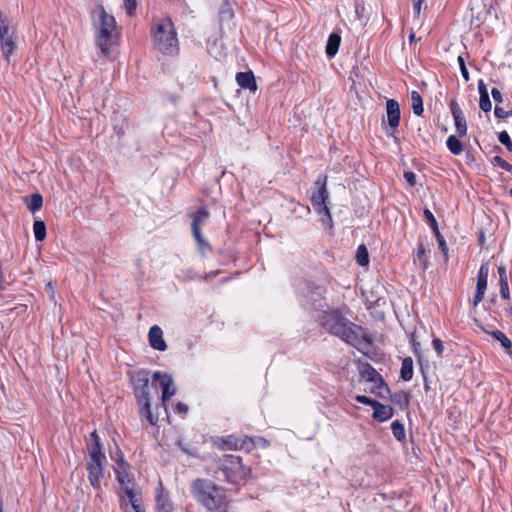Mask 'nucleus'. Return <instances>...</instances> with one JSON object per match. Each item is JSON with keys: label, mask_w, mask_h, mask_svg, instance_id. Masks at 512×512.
Returning <instances> with one entry per match:
<instances>
[{"label": "nucleus", "mask_w": 512, "mask_h": 512, "mask_svg": "<svg viewBox=\"0 0 512 512\" xmlns=\"http://www.w3.org/2000/svg\"><path fill=\"white\" fill-rule=\"evenodd\" d=\"M321 325L331 334L340 337L347 343L359 347L367 339L359 326L351 323L337 311L325 312Z\"/></svg>", "instance_id": "f257e3e1"}, {"label": "nucleus", "mask_w": 512, "mask_h": 512, "mask_svg": "<svg viewBox=\"0 0 512 512\" xmlns=\"http://www.w3.org/2000/svg\"><path fill=\"white\" fill-rule=\"evenodd\" d=\"M193 497L209 511H217L225 504L224 489L208 479L197 478L191 484Z\"/></svg>", "instance_id": "f03ea898"}, {"label": "nucleus", "mask_w": 512, "mask_h": 512, "mask_svg": "<svg viewBox=\"0 0 512 512\" xmlns=\"http://www.w3.org/2000/svg\"><path fill=\"white\" fill-rule=\"evenodd\" d=\"M155 48L165 55H174L179 51V41L174 24L170 18L160 19L152 30Z\"/></svg>", "instance_id": "7ed1b4c3"}, {"label": "nucleus", "mask_w": 512, "mask_h": 512, "mask_svg": "<svg viewBox=\"0 0 512 512\" xmlns=\"http://www.w3.org/2000/svg\"><path fill=\"white\" fill-rule=\"evenodd\" d=\"M134 385V394L139 406V413L144 416L151 425H155L158 417L153 415L151 411V390L155 389L153 383L150 384L147 371H138L132 378Z\"/></svg>", "instance_id": "20e7f679"}, {"label": "nucleus", "mask_w": 512, "mask_h": 512, "mask_svg": "<svg viewBox=\"0 0 512 512\" xmlns=\"http://www.w3.org/2000/svg\"><path fill=\"white\" fill-rule=\"evenodd\" d=\"M250 474V469L242 464L239 456L225 455L218 461V470L214 478L218 481H226L231 484H242Z\"/></svg>", "instance_id": "39448f33"}, {"label": "nucleus", "mask_w": 512, "mask_h": 512, "mask_svg": "<svg viewBox=\"0 0 512 512\" xmlns=\"http://www.w3.org/2000/svg\"><path fill=\"white\" fill-rule=\"evenodd\" d=\"M94 26L96 31V43L104 55L110 51L111 41L116 30L115 18L108 14L103 6H98L93 11Z\"/></svg>", "instance_id": "423d86ee"}, {"label": "nucleus", "mask_w": 512, "mask_h": 512, "mask_svg": "<svg viewBox=\"0 0 512 512\" xmlns=\"http://www.w3.org/2000/svg\"><path fill=\"white\" fill-rule=\"evenodd\" d=\"M106 456L102 453L99 445H91L89 447V461L87 462L88 479L90 484L95 488L101 487L104 478V466Z\"/></svg>", "instance_id": "0eeeda50"}, {"label": "nucleus", "mask_w": 512, "mask_h": 512, "mask_svg": "<svg viewBox=\"0 0 512 512\" xmlns=\"http://www.w3.org/2000/svg\"><path fill=\"white\" fill-rule=\"evenodd\" d=\"M315 184L318 186V190L314 192L311 197L313 207L315 208L319 215L324 216V218L322 219L323 222L330 226L332 218L329 208L326 205V201L329 197V193L326 188V177H324L322 181L319 178Z\"/></svg>", "instance_id": "6e6552de"}, {"label": "nucleus", "mask_w": 512, "mask_h": 512, "mask_svg": "<svg viewBox=\"0 0 512 512\" xmlns=\"http://www.w3.org/2000/svg\"><path fill=\"white\" fill-rule=\"evenodd\" d=\"M0 44L4 58L7 62L16 49L17 37L14 30L9 26L8 20L0 11Z\"/></svg>", "instance_id": "1a4fd4ad"}, {"label": "nucleus", "mask_w": 512, "mask_h": 512, "mask_svg": "<svg viewBox=\"0 0 512 512\" xmlns=\"http://www.w3.org/2000/svg\"><path fill=\"white\" fill-rule=\"evenodd\" d=\"M191 228L192 234L201 250L208 248V243L205 241L201 233V226L205 225L209 219V212L206 208L202 207L195 213L191 214Z\"/></svg>", "instance_id": "9d476101"}, {"label": "nucleus", "mask_w": 512, "mask_h": 512, "mask_svg": "<svg viewBox=\"0 0 512 512\" xmlns=\"http://www.w3.org/2000/svg\"><path fill=\"white\" fill-rule=\"evenodd\" d=\"M115 473L117 481L125 493H128L129 490H135L133 474L129 470V465L123 459L117 461Z\"/></svg>", "instance_id": "9b49d317"}, {"label": "nucleus", "mask_w": 512, "mask_h": 512, "mask_svg": "<svg viewBox=\"0 0 512 512\" xmlns=\"http://www.w3.org/2000/svg\"><path fill=\"white\" fill-rule=\"evenodd\" d=\"M451 114L454 119L455 129L458 136H464L467 133V123L462 109L456 101L450 103Z\"/></svg>", "instance_id": "f8f14e48"}, {"label": "nucleus", "mask_w": 512, "mask_h": 512, "mask_svg": "<svg viewBox=\"0 0 512 512\" xmlns=\"http://www.w3.org/2000/svg\"><path fill=\"white\" fill-rule=\"evenodd\" d=\"M128 502L122 501V506L126 512H145V509L141 503L140 494L136 490H129L128 493H125Z\"/></svg>", "instance_id": "ddd939ff"}, {"label": "nucleus", "mask_w": 512, "mask_h": 512, "mask_svg": "<svg viewBox=\"0 0 512 512\" xmlns=\"http://www.w3.org/2000/svg\"><path fill=\"white\" fill-rule=\"evenodd\" d=\"M148 337L152 348L158 351L166 350L167 344L163 338V331L159 326H152L149 330Z\"/></svg>", "instance_id": "4468645a"}, {"label": "nucleus", "mask_w": 512, "mask_h": 512, "mask_svg": "<svg viewBox=\"0 0 512 512\" xmlns=\"http://www.w3.org/2000/svg\"><path fill=\"white\" fill-rule=\"evenodd\" d=\"M386 113L389 126L393 129L398 127L400 123V107L399 103L394 99H389L386 102Z\"/></svg>", "instance_id": "2eb2a0df"}, {"label": "nucleus", "mask_w": 512, "mask_h": 512, "mask_svg": "<svg viewBox=\"0 0 512 512\" xmlns=\"http://www.w3.org/2000/svg\"><path fill=\"white\" fill-rule=\"evenodd\" d=\"M243 441L233 435L227 437H218L214 440V445L221 450H239L243 447Z\"/></svg>", "instance_id": "dca6fc26"}, {"label": "nucleus", "mask_w": 512, "mask_h": 512, "mask_svg": "<svg viewBox=\"0 0 512 512\" xmlns=\"http://www.w3.org/2000/svg\"><path fill=\"white\" fill-rule=\"evenodd\" d=\"M236 82L243 89H248L251 92H255L257 90L255 77L251 71L237 73Z\"/></svg>", "instance_id": "f3484780"}, {"label": "nucleus", "mask_w": 512, "mask_h": 512, "mask_svg": "<svg viewBox=\"0 0 512 512\" xmlns=\"http://www.w3.org/2000/svg\"><path fill=\"white\" fill-rule=\"evenodd\" d=\"M373 417L374 419L384 422L388 419H390L393 416L394 410L389 405L381 404L380 402H376L373 407Z\"/></svg>", "instance_id": "a211bd4d"}, {"label": "nucleus", "mask_w": 512, "mask_h": 512, "mask_svg": "<svg viewBox=\"0 0 512 512\" xmlns=\"http://www.w3.org/2000/svg\"><path fill=\"white\" fill-rule=\"evenodd\" d=\"M368 380L375 383L378 390V396L384 397L385 394L389 392L388 386L384 383L380 375L374 369H371V371L368 373Z\"/></svg>", "instance_id": "6ab92c4d"}, {"label": "nucleus", "mask_w": 512, "mask_h": 512, "mask_svg": "<svg viewBox=\"0 0 512 512\" xmlns=\"http://www.w3.org/2000/svg\"><path fill=\"white\" fill-rule=\"evenodd\" d=\"M154 382H158L159 388L163 392L168 389L170 384H172L173 378L167 373L156 371L152 375V383L154 384Z\"/></svg>", "instance_id": "aec40b11"}, {"label": "nucleus", "mask_w": 512, "mask_h": 512, "mask_svg": "<svg viewBox=\"0 0 512 512\" xmlns=\"http://www.w3.org/2000/svg\"><path fill=\"white\" fill-rule=\"evenodd\" d=\"M340 43L341 37L338 34H330L326 45V54L328 57H334L337 54Z\"/></svg>", "instance_id": "412c9836"}, {"label": "nucleus", "mask_w": 512, "mask_h": 512, "mask_svg": "<svg viewBox=\"0 0 512 512\" xmlns=\"http://www.w3.org/2000/svg\"><path fill=\"white\" fill-rule=\"evenodd\" d=\"M323 292H324L323 288L316 287L314 290H312L310 292V295H307L308 301L311 302L310 304H311L312 308L317 309V308H321L324 306L323 297H322Z\"/></svg>", "instance_id": "4be33fe9"}, {"label": "nucleus", "mask_w": 512, "mask_h": 512, "mask_svg": "<svg viewBox=\"0 0 512 512\" xmlns=\"http://www.w3.org/2000/svg\"><path fill=\"white\" fill-rule=\"evenodd\" d=\"M400 377L404 381H409L413 377V360L411 357H406L402 361V366L400 369Z\"/></svg>", "instance_id": "5701e85b"}, {"label": "nucleus", "mask_w": 512, "mask_h": 512, "mask_svg": "<svg viewBox=\"0 0 512 512\" xmlns=\"http://www.w3.org/2000/svg\"><path fill=\"white\" fill-rule=\"evenodd\" d=\"M489 275V267L487 264L481 265L478 275H477V290H486L487 289V281Z\"/></svg>", "instance_id": "b1692460"}, {"label": "nucleus", "mask_w": 512, "mask_h": 512, "mask_svg": "<svg viewBox=\"0 0 512 512\" xmlns=\"http://www.w3.org/2000/svg\"><path fill=\"white\" fill-rule=\"evenodd\" d=\"M25 202H26L28 209L32 213H35L42 207L43 198L39 193H35V194H32L30 197H26Z\"/></svg>", "instance_id": "393cba45"}, {"label": "nucleus", "mask_w": 512, "mask_h": 512, "mask_svg": "<svg viewBox=\"0 0 512 512\" xmlns=\"http://www.w3.org/2000/svg\"><path fill=\"white\" fill-rule=\"evenodd\" d=\"M446 144L449 151L454 155H460L464 150L462 142L455 135H450Z\"/></svg>", "instance_id": "a878e982"}, {"label": "nucleus", "mask_w": 512, "mask_h": 512, "mask_svg": "<svg viewBox=\"0 0 512 512\" xmlns=\"http://www.w3.org/2000/svg\"><path fill=\"white\" fill-rule=\"evenodd\" d=\"M410 100L414 114L418 116L422 115L424 109L421 95L417 91H412L410 95Z\"/></svg>", "instance_id": "bb28decb"}, {"label": "nucleus", "mask_w": 512, "mask_h": 512, "mask_svg": "<svg viewBox=\"0 0 512 512\" xmlns=\"http://www.w3.org/2000/svg\"><path fill=\"white\" fill-rule=\"evenodd\" d=\"M491 336L500 342L501 346L505 349L506 352H510L512 348V342L503 332L499 330L491 331Z\"/></svg>", "instance_id": "cd10ccee"}, {"label": "nucleus", "mask_w": 512, "mask_h": 512, "mask_svg": "<svg viewBox=\"0 0 512 512\" xmlns=\"http://www.w3.org/2000/svg\"><path fill=\"white\" fill-rule=\"evenodd\" d=\"M391 430L393 433V436L398 441H404L406 438L405 428L404 425L399 420H394L391 424Z\"/></svg>", "instance_id": "c85d7f7f"}, {"label": "nucleus", "mask_w": 512, "mask_h": 512, "mask_svg": "<svg viewBox=\"0 0 512 512\" xmlns=\"http://www.w3.org/2000/svg\"><path fill=\"white\" fill-rule=\"evenodd\" d=\"M33 232L37 241H43L46 237V226L41 220H36L33 224Z\"/></svg>", "instance_id": "c756f323"}, {"label": "nucleus", "mask_w": 512, "mask_h": 512, "mask_svg": "<svg viewBox=\"0 0 512 512\" xmlns=\"http://www.w3.org/2000/svg\"><path fill=\"white\" fill-rule=\"evenodd\" d=\"M356 262L360 265V266H366L368 263H369V255H368V250L366 248V246L364 244H361L358 248H357V252H356Z\"/></svg>", "instance_id": "7c9ffc66"}, {"label": "nucleus", "mask_w": 512, "mask_h": 512, "mask_svg": "<svg viewBox=\"0 0 512 512\" xmlns=\"http://www.w3.org/2000/svg\"><path fill=\"white\" fill-rule=\"evenodd\" d=\"M234 17V12L231 5L225 2L220 10V21L223 25L224 22H230Z\"/></svg>", "instance_id": "2f4dec72"}, {"label": "nucleus", "mask_w": 512, "mask_h": 512, "mask_svg": "<svg viewBox=\"0 0 512 512\" xmlns=\"http://www.w3.org/2000/svg\"><path fill=\"white\" fill-rule=\"evenodd\" d=\"M157 510L159 512H171L172 511V504L169 501V499L164 495H158L157 499Z\"/></svg>", "instance_id": "473e14b6"}, {"label": "nucleus", "mask_w": 512, "mask_h": 512, "mask_svg": "<svg viewBox=\"0 0 512 512\" xmlns=\"http://www.w3.org/2000/svg\"><path fill=\"white\" fill-rule=\"evenodd\" d=\"M176 394V386L174 384V381L172 382V384H170L168 386V389L163 391L162 395H161V400H162V406L165 408V410L167 409V403L168 401L170 400V398L172 396H174Z\"/></svg>", "instance_id": "72a5a7b5"}, {"label": "nucleus", "mask_w": 512, "mask_h": 512, "mask_svg": "<svg viewBox=\"0 0 512 512\" xmlns=\"http://www.w3.org/2000/svg\"><path fill=\"white\" fill-rule=\"evenodd\" d=\"M498 140L501 144L506 146V148L512 152V141L510 139L509 134L506 131H502L498 135Z\"/></svg>", "instance_id": "f704fd0d"}, {"label": "nucleus", "mask_w": 512, "mask_h": 512, "mask_svg": "<svg viewBox=\"0 0 512 512\" xmlns=\"http://www.w3.org/2000/svg\"><path fill=\"white\" fill-rule=\"evenodd\" d=\"M392 401L402 407H406L409 404V397L406 393H398L393 396Z\"/></svg>", "instance_id": "c9c22d12"}, {"label": "nucleus", "mask_w": 512, "mask_h": 512, "mask_svg": "<svg viewBox=\"0 0 512 512\" xmlns=\"http://www.w3.org/2000/svg\"><path fill=\"white\" fill-rule=\"evenodd\" d=\"M424 217L427 221V223L430 225V227L434 230V231H437L438 229V226H437V221L434 217V215L432 214V212L428 209H426L424 211Z\"/></svg>", "instance_id": "e433bc0d"}, {"label": "nucleus", "mask_w": 512, "mask_h": 512, "mask_svg": "<svg viewBox=\"0 0 512 512\" xmlns=\"http://www.w3.org/2000/svg\"><path fill=\"white\" fill-rule=\"evenodd\" d=\"M479 106L484 112H489L491 110L492 105L489 95H484L480 97Z\"/></svg>", "instance_id": "4c0bfd02"}, {"label": "nucleus", "mask_w": 512, "mask_h": 512, "mask_svg": "<svg viewBox=\"0 0 512 512\" xmlns=\"http://www.w3.org/2000/svg\"><path fill=\"white\" fill-rule=\"evenodd\" d=\"M493 164L501 167L502 169H505L507 171H510L512 169V165H510L506 160L501 158L500 156H495L493 158Z\"/></svg>", "instance_id": "58836bf2"}, {"label": "nucleus", "mask_w": 512, "mask_h": 512, "mask_svg": "<svg viewBox=\"0 0 512 512\" xmlns=\"http://www.w3.org/2000/svg\"><path fill=\"white\" fill-rule=\"evenodd\" d=\"M458 63H459V67L461 70L462 77L464 78L465 81H469V72H468V69L466 67L465 61L462 56L458 57Z\"/></svg>", "instance_id": "ea45409f"}, {"label": "nucleus", "mask_w": 512, "mask_h": 512, "mask_svg": "<svg viewBox=\"0 0 512 512\" xmlns=\"http://www.w3.org/2000/svg\"><path fill=\"white\" fill-rule=\"evenodd\" d=\"M355 400L361 404H364V405H369L371 406L372 408L374 407L375 403L377 402L376 400H373L367 396H364V395H357L355 397Z\"/></svg>", "instance_id": "a19ab883"}, {"label": "nucleus", "mask_w": 512, "mask_h": 512, "mask_svg": "<svg viewBox=\"0 0 512 512\" xmlns=\"http://www.w3.org/2000/svg\"><path fill=\"white\" fill-rule=\"evenodd\" d=\"M425 248H424V245L423 244H420L418 246V251H417V258L418 260L422 263V267L423 269L426 268V263H425Z\"/></svg>", "instance_id": "79ce46f5"}, {"label": "nucleus", "mask_w": 512, "mask_h": 512, "mask_svg": "<svg viewBox=\"0 0 512 512\" xmlns=\"http://www.w3.org/2000/svg\"><path fill=\"white\" fill-rule=\"evenodd\" d=\"M432 346L437 355L440 356L444 350L443 342L439 338H434L432 341Z\"/></svg>", "instance_id": "37998d69"}, {"label": "nucleus", "mask_w": 512, "mask_h": 512, "mask_svg": "<svg viewBox=\"0 0 512 512\" xmlns=\"http://www.w3.org/2000/svg\"><path fill=\"white\" fill-rule=\"evenodd\" d=\"M124 6L129 15H132L136 9V0H124Z\"/></svg>", "instance_id": "c03bdc74"}, {"label": "nucleus", "mask_w": 512, "mask_h": 512, "mask_svg": "<svg viewBox=\"0 0 512 512\" xmlns=\"http://www.w3.org/2000/svg\"><path fill=\"white\" fill-rule=\"evenodd\" d=\"M485 291L486 290H483V289H481V290H477L476 289V294H475V296L473 298V301H472V304H473L474 307L477 306L482 301V299H483V297L485 295Z\"/></svg>", "instance_id": "a18cd8bd"}, {"label": "nucleus", "mask_w": 512, "mask_h": 512, "mask_svg": "<svg viewBox=\"0 0 512 512\" xmlns=\"http://www.w3.org/2000/svg\"><path fill=\"white\" fill-rule=\"evenodd\" d=\"M500 291L504 299H509V286L508 281L500 282Z\"/></svg>", "instance_id": "49530a36"}, {"label": "nucleus", "mask_w": 512, "mask_h": 512, "mask_svg": "<svg viewBox=\"0 0 512 512\" xmlns=\"http://www.w3.org/2000/svg\"><path fill=\"white\" fill-rule=\"evenodd\" d=\"M494 114L497 118H506L510 115V112L506 111L502 107L496 106L494 109Z\"/></svg>", "instance_id": "de8ad7c7"}, {"label": "nucleus", "mask_w": 512, "mask_h": 512, "mask_svg": "<svg viewBox=\"0 0 512 512\" xmlns=\"http://www.w3.org/2000/svg\"><path fill=\"white\" fill-rule=\"evenodd\" d=\"M491 95L494 99V101L498 102V103H501L503 102V96H502V93L500 92V90H498L497 88H493L492 91H491Z\"/></svg>", "instance_id": "09e8293b"}, {"label": "nucleus", "mask_w": 512, "mask_h": 512, "mask_svg": "<svg viewBox=\"0 0 512 512\" xmlns=\"http://www.w3.org/2000/svg\"><path fill=\"white\" fill-rule=\"evenodd\" d=\"M404 178H405V180H406V181H407L411 186L415 185V183H416V176H415V174H414L413 172H410V171H409V172H405V174H404Z\"/></svg>", "instance_id": "8fccbe9b"}, {"label": "nucleus", "mask_w": 512, "mask_h": 512, "mask_svg": "<svg viewBox=\"0 0 512 512\" xmlns=\"http://www.w3.org/2000/svg\"><path fill=\"white\" fill-rule=\"evenodd\" d=\"M478 91H479L480 97L484 96V95H489L487 87H486L485 83L483 82V80H479V82H478Z\"/></svg>", "instance_id": "3c124183"}, {"label": "nucleus", "mask_w": 512, "mask_h": 512, "mask_svg": "<svg viewBox=\"0 0 512 512\" xmlns=\"http://www.w3.org/2000/svg\"><path fill=\"white\" fill-rule=\"evenodd\" d=\"M498 274H499V282L508 281L507 274H506V268L504 266L498 267Z\"/></svg>", "instance_id": "603ef678"}, {"label": "nucleus", "mask_w": 512, "mask_h": 512, "mask_svg": "<svg viewBox=\"0 0 512 512\" xmlns=\"http://www.w3.org/2000/svg\"><path fill=\"white\" fill-rule=\"evenodd\" d=\"M175 410L180 414H186L188 412V406L185 403L178 402Z\"/></svg>", "instance_id": "864d4df0"}, {"label": "nucleus", "mask_w": 512, "mask_h": 512, "mask_svg": "<svg viewBox=\"0 0 512 512\" xmlns=\"http://www.w3.org/2000/svg\"><path fill=\"white\" fill-rule=\"evenodd\" d=\"M475 324L477 328H479L481 331H483L486 334L491 335V329L488 326H485L483 323L479 322L478 320H475Z\"/></svg>", "instance_id": "5fc2aeb1"}, {"label": "nucleus", "mask_w": 512, "mask_h": 512, "mask_svg": "<svg viewBox=\"0 0 512 512\" xmlns=\"http://www.w3.org/2000/svg\"><path fill=\"white\" fill-rule=\"evenodd\" d=\"M414 1V10L419 15L421 11V5L424 2V0H413Z\"/></svg>", "instance_id": "6e6d98bb"}, {"label": "nucleus", "mask_w": 512, "mask_h": 512, "mask_svg": "<svg viewBox=\"0 0 512 512\" xmlns=\"http://www.w3.org/2000/svg\"><path fill=\"white\" fill-rule=\"evenodd\" d=\"M438 241H439V248H440V250H441L444 254H446V253H447V246H446L445 241H444L443 239H440V238L438 239Z\"/></svg>", "instance_id": "4d7b16f0"}, {"label": "nucleus", "mask_w": 512, "mask_h": 512, "mask_svg": "<svg viewBox=\"0 0 512 512\" xmlns=\"http://www.w3.org/2000/svg\"><path fill=\"white\" fill-rule=\"evenodd\" d=\"M91 439L94 441V444L93 445H99L100 446V443H99V436L97 434V431L94 430L92 433H91Z\"/></svg>", "instance_id": "13d9d810"}, {"label": "nucleus", "mask_w": 512, "mask_h": 512, "mask_svg": "<svg viewBox=\"0 0 512 512\" xmlns=\"http://www.w3.org/2000/svg\"><path fill=\"white\" fill-rule=\"evenodd\" d=\"M420 346L419 342L413 341L414 353L418 356V348Z\"/></svg>", "instance_id": "bf43d9fd"}, {"label": "nucleus", "mask_w": 512, "mask_h": 512, "mask_svg": "<svg viewBox=\"0 0 512 512\" xmlns=\"http://www.w3.org/2000/svg\"><path fill=\"white\" fill-rule=\"evenodd\" d=\"M409 38L411 41L414 40V34H411Z\"/></svg>", "instance_id": "052dcab7"}, {"label": "nucleus", "mask_w": 512, "mask_h": 512, "mask_svg": "<svg viewBox=\"0 0 512 512\" xmlns=\"http://www.w3.org/2000/svg\"><path fill=\"white\" fill-rule=\"evenodd\" d=\"M47 287H48V289H51V288H52L51 283H49V284L47 285Z\"/></svg>", "instance_id": "680f3d73"}, {"label": "nucleus", "mask_w": 512, "mask_h": 512, "mask_svg": "<svg viewBox=\"0 0 512 512\" xmlns=\"http://www.w3.org/2000/svg\"><path fill=\"white\" fill-rule=\"evenodd\" d=\"M509 192H510V195H512V188L510 189V191H509Z\"/></svg>", "instance_id": "e2e57ef3"}]
</instances>
